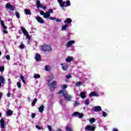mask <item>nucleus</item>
Masks as SVG:
<instances>
[{"instance_id":"1","label":"nucleus","mask_w":131,"mask_h":131,"mask_svg":"<svg viewBox=\"0 0 131 131\" xmlns=\"http://www.w3.org/2000/svg\"><path fill=\"white\" fill-rule=\"evenodd\" d=\"M54 79V76H50L47 79V84L50 89V91L53 92L55 89H56V85H57V81H53L52 83V81Z\"/></svg>"},{"instance_id":"2","label":"nucleus","mask_w":131,"mask_h":131,"mask_svg":"<svg viewBox=\"0 0 131 131\" xmlns=\"http://www.w3.org/2000/svg\"><path fill=\"white\" fill-rule=\"evenodd\" d=\"M58 94H62L63 97L64 98V100L66 101H71V99H72V96L68 94L67 91L64 90H61L58 92Z\"/></svg>"},{"instance_id":"3","label":"nucleus","mask_w":131,"mask_h":131,"mask_svg":"<svg viewBox=\"0 0 131 131\" xmlns=\"http://www.w3.org/2000/svg\"><path fill=\"white\" fill-rule=\"evenodd\" d=\"M40 50L43 52H51L52 46L50 45L44 44L40 47Z\"/></svg>"},{"instance_id":"4","label":"nucleus","mask_w":131,"mask_h":131,"mask_svg":"<svg viewBox=\"0 0 131 131\" xmlns=\"http://www.w3.org/2000/svg\"><path fill=\"white\" fill-rule=\"evenodd\" d=\"M58 3H59L60 5V7L62 8V9H63L64 7H70L71 6V4L70 3V1H68L66 3V5H65V2H63V0H57Z\"/></svg>"},{"instance_id":"5","label":"nucleus","mask_w":131,"mask_h":131,"mask_svg":"<svg viewBox=\"0 0 131 131\" xmlns=\"http://www.w3.org/2000/svg\"><path fill=\"white\" fill-rule=\"evenodd\" d=\"M21 30L23 33H24V35H25V36L26 37V38L28 39V40H30L31 36L29 35V34L28 33L26 29H25V28H24V27H21Z\"/></svg>"},{"instance_id":"6","label":"nucleus","mask_w":131,"mask_h":131,"mask_svg":"<svg viewBox=\"0 0 131 131\" xmlns=\"http://www.w3.org/2000/svg\"><path fill=\"white\" fill-rule=\"evenodd\" d=\"M40 14L42 16H43V18H45V19H50V18H51V17H50V16H51V14L49 12H46V13H45V12L41 11H40Z\"/></svg>"},{"instance_id":"7","label":"nucleus","mask_w":131,"mask_h":131,"mask_svg":"<svg viewBox=\"0 0 131 131\" xmlns=\"http://www.w3.org/2000/svg\"><path fill=\"white\" fill-rule=\"evenodd\" d=\"M72 116H78L79 118H82L83 117V114L76 112L72 114Z\"/></svg>"},{"instance_id":"8","label":"nucleus","mask_w":131,"mask_h":131,"mask_svg":"<svg viewBox=\"0 0 131 131\" xmlns=\"http://www.w3.org/2000/svg\"><path fill=\"white\" fill-rule=\"evenodd\" d=\"M96 129V125H87L86 126V130L95 131Z\"/></svg>"},{"instance_id":"9","label":"nucleus","mask_w":131,"mask_h":131,"mask_svg":"<svg viewBox=\"0 0 131 131\" xmlns=\"http://www.w3.org/2000/svg\"><path fill=\"white\" fill-rule=\"evenodd\" d=\"M36 6H37V9H39V8H42V9H43V10H46V9H47L46 7L43 6L40 4V1H36Z\"/></svg>"},{"instance_id":"10","label":"nucleus","mask_w":131,"mask_h":131,"mask_svg":"<svg viewBox=\"0 0 131 131\" xmlns=\"http://www.w3.org/2000/svg\"><path fill=\"white\" fill-rule=\"evenodd\" d=\"M60 66H61V68L62 69V70H63V71H66V70H67L68 69V67H69V66H68V64L67 63H60Z\"/></svg>"},{"instance_id":"11","label":"nucleus","mask_w":131,"mask_h":131,"mask_svg":"<svg viewBox=\"0 0 131 131\" xmlns=\"http://www.w3.org/2000/svg\"><path fill=\"white\" fill-rule=\"evenodd\" d=\"M5 77L3 76H0V88L2 86H4V84H5Z\"/></svg>"},{"instance_id":"12","label":"nucleus","mask_w":131,"mask_h":131,"mask_svg":"<svg viewBox=\"0 0 131 131\" xmlns=\"http://www.w3.org/2000/svg\"><path fill=\"white\" fill-rule=\"evenodd\" d=\"M75 43V41L73 40L69 41L66 44V48H71L72 45Z\"/></svg>"},{"instance_id":"13","label":"nucleus","mask_w":131,"mask_h":131,"mask_svg":"<svg viewBox=\"0 0 131 131\" xmlns=\"http://www.w3.org/2000/svg\"><path fill=\"white\" fill-rule=\"evenodd\" d=\"M100 95L98 92H92L89 94V97H99Z\"/></svg>"},{"instance_id":"14","label":"nucleus","mask_w":131,"mask_h":131,"mask_svg":"<svg viewBox=\"0 0 131 131\" xmlns=\"http://www.w3.org/2000/svg\"><path fill=\"white\" fill-rule=\"evenodd\" d=\"M35 18L37 20V21H38V23H40V24H45V20H43V19H42V18L39 16H37Z\"/></svg>"},{"instance_id":"15","label":"nucleus","mask_w":131,"mask_h":131,"mask_svg":"<svg viewBox=\"0 0 131 131\" xmlns=\"http://www.w3.org/2000/svg\"><path fill=\"white\" fill-rule=\"evenodd\" d=\"M5 7H6V8H7V9H10V10H11V11H14V6L10 5L9 3L6 4L5 5Z\"/></svg>"},{"instance_id":"16","label":"nucleus","mask_w":131,"mask_h":131,"mask_svg":"<svg viewBox=\"0 0 131 131\" xmlns=\"http://www.w3.org/2000/svg\"><path fill=\"white\" fill-rule=\"evenodd\" d=\"M93 109L95 112H99L102 110V107L100 106H95L93 107Z\"/></svg>"},{"instance_id":"17","label":"nucleus","mask_w":131,"mask_h":131,"mask_svg":"<svg viewBox=\"0 0 131 131\" xmlns=\"http://www.w3.org/2000/svg\"><path fill=\"white\" fill-rule=\"evenodd\" d=\"M73 57L72 56H68L66 58V62L67 63H70V62H73Z\"/></svg>"},{"instance_id":"18","label":"nucleus","mask_w":131,"mask_h":131,"mask_svg":"<svg viewBox=\"0 0 131 131\" xmlns=\"http://www.w3.org/2000/svg\"><path fill=\"white\" fill-rule=\"evenodd\" d=\"M1 126L2 128H5V126H6V122L4 119H2L0 120Z\"/></svg>"},{"instance_id":"19","label":"nucleus","mask_w":131,"mask_h":131,"mask_svg":"<svg viewBox=\"0 0 131 131\" xmlns=\"http://www.w3.org/2000/svg\"><path fill=\"white\" fill-rule=\"evenodd\" d=\"M64 24H71L72 23V19L71 18H66V19L64 21Z\"/></svg>"},{"instance_id":"20","label":"nucleus","mask_w":131,"mask_h":131,"mask_svg":"<svg viewBox=\"0 0 131 131\" xmlns=\"http://www.w3.org/2000/svg\"><path fill=\"white\" fill-rule=\"evenodd\" d=\"M35 59L36 61H37V62H38V61L41 59L40 55H39V54L38 53L36 54V55L35 56Z\"/></svg>"},{"instance_id":"21","label":"nucleus","mask_w":131,"mask_h":131,"mask_svg":"<svg viewBox=\"0 0 131 131\" xmlns=\"http://www.w3.org/2000/svg\"><path fill=\"white\" fill-rule=\"evenodd\" d=\"M68 28V24L64 25L61 28V31H66Z\"/></svg>"},{"instance_id":"22","label":"nucleus","mask_w":131,"mask_h":131,"mask_svg":"<svg viewBox=\"0 0 131 131\" xmlns=\"http://www.w3.org/2000/svg\"><path fill=\"white\" fill-rule=\"evenodd\" d=\"M80 96L82 99H85V92H82L80 93Z\"/></svg>"},{"instance_id":"23","label":"nucleus","mask_w":131,"mask_h":131,"mask_svg":"<svg viewBox=\"0 0 131 131\" xmlns=\"http://www.w3.org/2000/svg\"><path fill=\"white\" fill-rule=\"evenodd\" d=\"M24 11L26 15H31V12L29 9H25Z\"/></svg>"},{"instance_id":"24","label":"nucleus","mask_w":131,"mask_h":131,"mask_svg":"<svg viewBox=\"0 0 131 131\" xmlns=\"http://www.w3.org/2000/svg\"><path fill=\"white\" fill-rule=\"evenodd\" d=\"M43 109H45V106L43 105L40 106V107L38 108L39 112H40L41 113L42 112H43Z\"/></svg>"},{"instance_id":"25","label":"nucleus","mask_w":131,"mask_h":131,"mask_svg":"<svg viewBox=\"0 0 131 131\" xmlns=\"http://www.w3.org/2000/svg\"><path fill=\"white\" fill-rule=\"evenodd\" d=\"M50 20H56V21L57 22H61V19H59V18H56L55 17H51L50 18Z\"/></svg>"},{"instance_id":"26","label":"nucleus","mask_w":131,"mask_h":131,"mask_svg":"<svg viewBox=\"0 0 131 131\" xmlns=\"http://www.w3.org/2000/svg\"><path fill=\"white\" fill-rule=\"evenodd\" d=\"M46 71H50L51 70V66L47 65L45 67Z\"/></svg>"},{"instance_id":"27","label":"nucleus","mask_w":131,"mask_h":131,"mask_svg":"<svg viewBox=\"0 0 131 131\" xmlns=\"http://www.w3.org/2000/svg\"><path fill=\"white\" fill-rule=\"evenodd\" d=\"M7 114V115H8V116H11V115H12V114H13V112L10 110H8Z\"/></svg>"},{"instance_id":"28","label":"nucleus","mask_w":131,"mask_h":131,"mask_svg":"<svg viewBox=\"0 0 131 131\" xmlns=\"http://www.w3.org/2000/svg\"><path fill=\"white\" fill-rule=\"evenodd\" d=\"M66 130L67 131H72V128L69 126H66Z\"/></svg>"},{"instance_id":"29","label":"nucleus","mask_w":131,"mask_h":131,"mask_svg":"<svg viewBox=\"0 0 131 131\" xmlns=\"http://www.w3.org/2000/svg\"><path fill=\"white\" fill-rule=\"evenodd\" d=\"M76 86H80V85H82V82L79 81L75 83Z\"/></svg>"},{"instance_id":"30","label":"nucleus","mask_w":131,"mask_h":131,"mask_svg":"<svg viewBox=\"0 0 131 131\" xmlns=\"http://www.w3.org/2000/svg\"><path fill=\"white\" fill-rule=\"evenodd\" d=\"M40 78V75L38 74H36L34 76V78L36 79L37 78Z\"/></svg>"},{"instance_id":"31","label":"nucleus","mask_w":131,"mask_h":131,"mask_svg":"<svg viewBox=\"0 0 131 131\" xmlns=\"http://www.w3.org/2000/svg\"><path fill=\"white\" fill-rule=\"evenodd\" d=\"M89 121L91 122V123H93V122L96 121V119H95V118H92L90 119Z\"/></svg>"},{"instance_id":"32","label":"nucleus","mask_w":131,"mask_h":131,"mask_svg":"<svg viewBox=\"0 0 131 131\" xmlns=\"http://www.w3.org/2000/svg\"><path fill=\"white\" fill-rule=\"evenodd\" d=\"M20 79H21L23 83L25 84L26 83V82H25V80H24V76H23V75L20 76Z\"/></svg>"},{"instance_id":"33","label":"nucleus","mask_w":131,"mask_h":131,"mask_svg":"<svg viewBox=\"0 0 131 131\" xmlns=\"http://www.w3.org/2000/svg\"><path fill=\"white\" fill-rule=\"evenodd\" d=\"M37 102V99H34L33 101V102H32V105H33V106H34V105H35V103H36Z\"/></svg>"},{"instance_id":"34","label":"nucleus","mask_w":131,"mask_h":131,"mask_svg":"<svg viewBox=\"0 0 131 131\" xmlns=\"http://www.w3.org/2000/svg\"><path fill=\"white\" fill-rule=\"evenodd\" d=\"M68 85L67 84H63L61 85V89L62 90H65V89H67Z\"/></svg>"},{"instance_id":"35","label":"nucleus","mask_w":131,"mask_h":131,"mask_svg":"<svg viewBox=\"0 0 131 131\" xmlns=\"http://www.w3.org/2000/svg\"><path fill=\"white\" fill-rule=\"evenodd\" d=\"M66 77L67 79H69V78H72V76L71 74H68L66 76Z\"/></svg>"},{"instance_id":"36","label":"nucleus","mask_w":131,"mask_h":131,"mask_svg":"<svg viewBox=\"0 0 131 131\" xmlns=\"http://www.w3.org/2000/svg\"><path fill=\"white\" fill-rule=\"evenodd\" d=\"M15 16L17 17V19H19L20 18V14L18 12H15Z\"/></svg>"},{"instance_id":"37","label":"nucleus","mask_w":131,"mask_h":131,"mask_svg":"<svg viewBox=\"0 0 131 131\" xmlns=\"http://www.w3.org/2000/svg\"><path fill=\"white\" fill-rule=\"evenodd\" d=\"M85 105H89L90 104V100L89 99L85 100Z\"/></svg>"},{"instance_id":"38","label":"nucleus","mask_w":131,"mask_h":131,"mask_svg":"<svg viewBox=\"0 0 131 131\" xmlns=\"http://www.w3.org/2000/svg\"><path fill=\"white\" fill-rule=\"evenodd\" d=\"M47 127L49 131H53V129L52 128V126L51 125H48Z\"/></svg>"},{"instance_id":"39","label":"nucleus","mask_w":131,"mask_h":131,"mask_svg":"<svg viewBox=\"0 0 131 131\" xmlns=\"http://www.w3.org/2000/svg\"><path fill=\"white\" fill-rule=\"evenodd\" d=\"M4 70H5V67H4L3 66L0 67V71L1 72H4Z\"/></svg>"},{"instance_id":"40","label":"nucleus","mask_w":131,"mask_h":131,"mask_svg":"<svg viewBox=\"0 0 131 131\" xmlns=\"http://www.w3.org/2000/svg\"><path fill=\"white\" fill-rule=\"evenodd\" d=\"M102 116L106 117V116H107V113L105 112H102Z\"/></svg>"},{"instance_id":"41","label":"nucleus","mask_w":131,"mask_h":131,"mask_svg":"<svg viewBox=\"0 0 131 131\" xmlns=\"http://www.w3.org/2000/svg\"><path fill=\"white\" fill-rule=\"evenodd\" d=\"M24 48H25V45H24V44H21L19 46L20 49H24Z\"/></svg>"},{"instance_id":"42","label":"nucleus","mask_w":131,"mask_h":131,"mask_svg":"<svg viewBox=\"0 0 131 131\" xmlns=\"http://www.w3.org/2000/svg\"><path fill=\"white\" fill-rule=\"evenodd\" d=\"M36 128H37L38 129L40 130V129H41V127H40V126H39L38 125H36Z\"/></svg>"},{"instance_id":"43","label":"nucleus","mask_w":131,"mask_h":131,"mask_svg":"<svg viewBox=\"0 0 131 131\" xmlns=\"http://www.w3.org/2000/svg\"><path fill=\"white\" fill-rule=\"evenodd\" d=\"M17 85L18 88H19V89H20V88H21V83L18 82L17 83Z\"/></svg>"},{"instance_id":"44","label":"nucleus","mask_w":131,"mask_h":131,"mask_svg":"<svg viewBox=\"0 0 131 131\" xmlns=\"http://www.w3.org/2000/svg\"><path fill=\"white\" fill-rule=\"evenodd\" d=\"M6 59L8 60V61L10 60V59H11L10 58V55H7L6 56Z\"/></svg>"},{"instance_id":"45","label":"nucleus","mask_w":131,"mask_h":131,"mask_svg":"<svg viewBox=\"0 0 131 131\" xmlns=\"http://www.w3.org/2000/svg\"><path fill=\"white\" fill-rule=\"evenodd\" d=\"M7 28H6V29H4V30H3V33H5V34H7V33H8V31L6 30Z\"/></svg>"},{"instance_id":"46","label":"nucleus","mask_w":131,"mask_h":131,"mask_svg":"<svg viewBox=\"0 0 131 131\" xmlns=\"http://www.w3.org/2000/svg\"><path fill=\"white\" fill-rule=\"evenodd\" d=\"M31 117H32V118H34V117H35V114H34V113H32V114H31Z\"/></svg>"},{"instance_id":"47","label":"nucleus","mask_w":131,"mask_h":131,"mask_svg":"<svg viewBox=\"0 0 131 131\" xmlns=\"http://www.w3.org/2000/svg\"><path fill=\"white\" fill-rule=\"evenodd\" d=\"M74 105H75V106H78V105H79V102H75L74 103Z\"/></svg>"},{"instance_id":"48","label":"nucleus","mask_w":131,"mask_h":131,"mask_svg":"<svg viewBox=\"0 0 131 131\" xmlns=\"http://www.w3.org/2000/svg\"><path fill=\"white\" fill-rule=\"evenodd\" d=\"M63 101H64L63 99L60 100V105H63Z\"/></svg>"},{"instance_id":"49","label":"nucleus","mask_w":131,"mask_h":131,"mask_svg":"<svg viewBox=\"0 0 131 131\" xmlns=\"http://www.w3.org/2000/svg\"><path fill=\"white\" fill-rule=\"evenodd\" d=\"M7 96L9 98H10V97H11V93H7Z\"/></svg>"},{"instance_id":"50","label":"nucleus","mask_w":131,"mask_h":131,"mask_svg":"<svg viewBox=\"0 0 131 131\" xmlns=\"http://www.w3.org/2000/svg\"><path fill=\"white\" fill-rule=\"evenodd\" d=\"M49 13H50V14L53 13V10H52V9H49Z\"/></svg>"},{"instance_id":"51","label":"nucleus","mask_w":131,"mask_h":131,"mask_svg":"<svg viewBox=\"0 0 131 131\" xmlns=\"http://www.w3.org/2000/svg\"><path fill=\"white\" fill-rule=\"evenodd\" d=\"M27 100L28 102H30L31 101V98H30V97H28Z\"/></svg>"},{"instance_id":"52","label":"nucleus","mask_w":131,"mask_h":131,"mask_svg":"<svg viewBox=\"0 0 131 131\" xmlns=\"http://www.w3.org/2000/svg\"><path fill=\"white\" fill-rule=\"evenodd\" d=\"M113 131H119L118 129L116 128H114L113 129Z\"/></svg>"},{"instance_id":"53","label":"nucleus","mask_w":131,"mask_h":131,"mask_svg":"<svg viewBox=\"0 0 131 131\" xmlns=\"http://www.w3.org/2000/svg\"><path fill=\"white\" fill-rule=\"evenodd\" d=\"M2 97H3V93H0V100L2 99Z\"/></svg>"},{"instance_id":"54","label":"nucleus","mask_w":131,"mask_h":131,"mask_svg":"<svg viewBox=\"0 0 131 131\" xmlns=\"http://www.w3.org/2000/svg\"><path fill=\"white\" fill-rule=\"evenodd\" d=\"M105 93H104V92H102L101 93V95H104Z\"/></svg>"},{"instance_id":"55","label":"nucleus","mask_w":131,"mask_h":131,"mask_svg":"<svg viewBox=\"0 0 131 131\" xmlns=\"http://www.w3.org/2000/svg\"><path fill=\"white\" fill-rule=\"evenodd\" d=\"M0 56H2V51H0Z\"/></svg>"},{"instance_id":"56","label":"nucleus","mask_w":131,"mask_h":131,"mask_svg":"<svg viewBox=\"0 0 131 131\" xmlns=\"http://www.w3.org/2000/svg\"><path fill=\"white\" fill-rule=\"evenodd\" d=\"M2 116V114L0 113V117Z\"/></svg>"},{"instance_id":"57","label":"nucleus","mask_w":131,"mask_h":131,"mask_svg":"<svg viewBox=\"0 0 131 131\" xmlns=\"http://www.w3.org/2000/svg\"><path fill=\"white\" fill-rule=\"evenodd\" d=\"M8 81H11V79H8Z\"/></svg>"}]
</instances>
